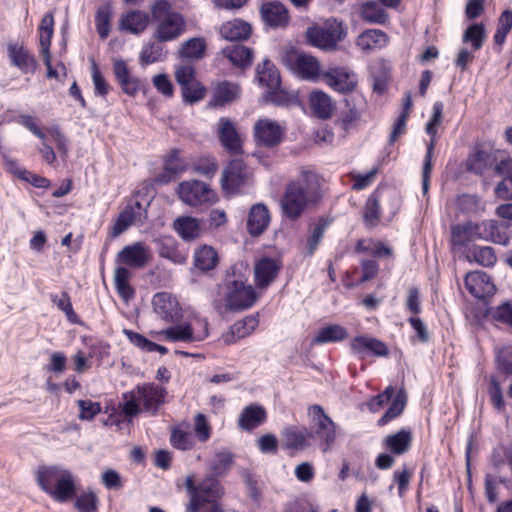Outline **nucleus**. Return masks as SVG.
Wrapping results in <instances>:
<instances>
[{
    "instance_id": "f257e3e1",
    "label": "nucleus",
    "mask_w": 512,
    "mask_h": 512,
    "mask_svg": "<svg viewBox=\"0 0 512 512\" xmlns=\"http://www.w3.org/2000/svg\"><path fill=\"white\" fill-rule=\"evenodd\" d=\"M512 238V224L507 221L487 219L467 220L450 227V245L453 251L464 252L476 241L508 246Z\"/></svg>"
},
{
    "instance_id": "f03ea898",
    "label": "nucleus",
    "mask_w": 512,
    "mask_h": 512,
    "mask_svg": "<svg viewBox=\"0 0 512 512\" xmlns=\"http://www.w3.org/2000/svg\"><path fill=\"white\" fill-rule=\"evenodd\" d=\"M167 390L155 383L138 384L133 390L123 394L122 411L132 419L141 412L156 416L166 402Z\"/></svg>"
},
{
    "instance_id": "7ed1b4c3",
    "label": "nucleus",
    "mask_w": 512,
    "mask_h": 512,
    "mask_svg": "<svg viewBox=\"0 0 512 512\" xmlns=\"http://www.w3.org/2000/svg\"><path fill=\"white\" fill-rule=\"evenodd\" d=\"M39 488L58 503H66L76 495L73 473L62 465H41L36 471Z\"/></svg>"
},
{
    "instance_id": "20e7f679",
    "label": "nucleus",
    "mask_w": 512,
    "mask_h": 512,
    "mask_svg": "<svg viewBox=\"0 0 512 512\" xmlns=\"http://www.w3.org/2000/svg\"><path fill=\"white\" fill-rule=\"evenodd\" d=\"M316 187V175L311 171H302L299 180L291 181L286 186L280 201L282 216L292 221L300 218Z\"/></svg>"
},
{
    "instance_id": "39448f33",
    "label": "nucleus",
    "mask_w": 512,
    "mask_h": 512,
    "mask_svg": "<svg viewBox=\"0 0 512 512\" xmlns=\"http://www.w3.org/2000/svg\"><path fill=\"white\" fill-rule=\"evenodd\" d=\"M150 10L152 22L157 24L153 33L155 40L170 42L185 32L186 21L183 15L173 11L168 0H156Z\"/></svg>"
},
{
    "instance_id": "423d86ee",
    "label": "nucleus",
    "mask_w": 512,
    "mask_h": 512,
    "mask_svg": "<svg viewBox=\"0 0 512 512\" xmlns=\"http://www.w3.org/2000/svg\"><path fill=\"white\" fill-rule=\"evenodd\" d=\"M237 270V265L231 266L224 280L226 308L235 312L250 308L257 298L254 288L247 284V277Z\"/></svg>"
},
{
    "instance_id": "0eeeda50",
    "label": "nucleus",
    "mask_w": 512,
    "mask_h": 512,
    "mask_svg": "<svg viewBox=\"0 0 512 512\" xmlns=\"http://www.w3.org/2000/svg\"><path fill=\"white\" fill-rule=\"evenodd\" d=\"M308 415L310 418L309 437L317 441V445L323 453H327L332 450L336 442L337 426L321 405H311L308 408Z\"/></svg>"
},
{
    "instance_id": "6e6552de",
    "label": "nucleus",
    "mask_w": 512,
    "mask_h": 512,
    "mask_svg": "<svg viewBox=\"0 0 512 512\" xmlns=\"http://www.w3.org/2000/svg\"><path fill=\"white\" fill-rule=\"evenodd\" d=\"M282 64L297 78L318 82L321 78V64L316 57L301 52L295 47L286 49L281 56Z\"/></svg>"
},
{
    "instance_id": "1a4fd4ad",
    "label": "nucleus",
    "mask_w": 512,
    "mask_h": 512,
    "mask_svg": "<svg viewBox=\"0 0 512 512\" xmlns=\"http://www.w3.org/2000/svg\"><path fill=\"white\" fill-rule=\"evenodd\" d=\"M141 194L140 190L134 192L123 210L118 214L108 232L111 238L118 237L133 224H143L147 220L150 201L140 200Z\"/></svg>"
},
{
    "instance_id": "9d476101",
    "label": "nucleus",
    "mask_w": 512,
    "mask_h": 512,
    "mask_svg": "<svg viewBox=\"0 0 512 512\" xmlns=\"http://www.w3.org/2000/svg\"><path fill=\"white\" fill-rule=\"evenodd\" d=\"M307 41L310 45L324 51H332L338 42L345 37V31L341 22L336 19L326 22L325 27L313 26L306 32Z\"/></svg>"
},
{
    "instance_id": "9b49d317",
    "label": "nucleus",
    "mask_w": 512,
    "mask_h": 512,
    "mask_svg": "<svg viewBox=\"0 0 512 512\" xmlns=\"http://www.w3.org/2000/svg\"><path fill=\"white\" fill-rule=\"evenodd\" d=\"M177 194L181 201L193 207L217 200L216 193L210 186L199 180L183 181L178 185Z\"/></svg>"
},
{
    "instance_id": "f8f14e48",
    "label": "nucleus",
    "mask_w": 512,
    "mask_h": 512,
    "mask_svg": "<svg viewBox=\"0 0 512 512\" xmlns=\"http://www.w3.org/2000/svg\"><path fill=\"white\" fill-rule=\"evenodd\" d=\"M197 324L200 326L199 330L185 322L167 328L163 334L170 342H201L209 336V324L204 318L197 319Z\"/></svg>"
},
{
    "instance_id": "ddd939ff",
    "label": "nucleus",
    "mask_w": 512,
    "mask_h": 512,
    "mask_svg": "<svg viewBox=\"0 0 512 512\" xmlns=\"http://www.w3.org/2000/svg\"><path fill=\"white\" fill-rule=\"evenodd\" d=\"M321 77L327 86L341 94L351 93L358 84L357 74L344 66L330 67Z\"/></svg>"
},
{
    "instance_id": "4468645a",
    "label": "nucleus",
    "mask_w": 512,
    "mask_h": 512,
    "mask_svg": "<svg viewBox=\"0 0 512 512\" xmlns=\"http://www.w3.org/2000/svg\"><path fill=\"white\" fill-rule=\"evenodd\" d=\"M284 136L285 128L276 120L261 118L254 124V139L259 146L274 148L283 141Z\"/></svg>"
},
{
    "instance_id": "2eb2a0df",
    "label": "nucleus",
    "mask_w": 512,
    "mask_h": 512,
    "mask_svg": "<svg viewBox=\"0 0 512 512\" xmlns=\"http://www.w3.org/2000/svg\"><path fill=\"white\" fill-rule=\"evenodd\" d=\"M350 352L358 359L363 360L367 357H387L390 353L385 342L371 336L358 335L351 338Z\"/></svg>"
},
{
    "instance_id": "dca6fc26",
    "label": "nucleus",
    "mask_w": 512,
    "mask_h": 512,
    "mask_svg": "<svg viewBox=\"0 0 512 512\" xmlns=\"http://www.w3.org/2000/svg\"><path fill=\"white\" fill-rule=\"evenodd\" d=\"M223 495V488L220 482L213 477H206L194 491V496L187 506L188 512H199L206 504L217 501Z\"/></svg>"
},
{
    "instance_id": "f3484780",
    "label": "nucleus",
    "mask_w": 512,
    "mask_h": 512,
    "mask_svg": "<svg viewBox=\"0 0 512 512\" xmlns=\"http://www.w3.org/2000/svg\"><path fill=\"white\" fill-rule=\"evenodd\" d=\"M247 167L242 159L231 160L223 171L221 184L224 192L238 194L247 181Z\"/></svg>"
},
{
    "instance_id": "a211bd4d",
    "label": "nucleus",
    "mask_w": 512,
    "mask_h": 512,
    "mask_svg": "<svg viewBox=\"0 0 512 512\" xmlns=\"http://www.w3.org/2000/svg\"><path fill=\"white\" fill-rule=\"evenodd\" d=\"M283 267V263L279 258L263 256L255 262L254 280L260 289L267 288L275 281Z\"/></svg>"
},
{
    "instance_id": "6ab92c4d",
    "label": "nucleus",
    "mask_w": 512,
    "mask_h": 512,
    "mask_svg": "<svg viewBox=\"0 0 512 512\" xmlns=\"http://www.w3.org/2000/svg\"><path fill=\"white\" fill-rule=\"evenodd\" d=\"M181 151L177 148L170 150L163 161V171L154 178L158 185H165L176 180L187 170L186 161L180 157Z\"/></svg>"
},
{
    "instance_id": "aec40b11",
    "label": "nucleus",
    "mask_w": 512,
    "mask_h": 512,
    "mask_svg": "<svg viewBox=\"0 0 512 512\" xmlns=\"http://www.w3.org/2000/svg\"><path fill=\"white\" fill-rule=\"evenodd\" d=\"M464 283L468 292L477 299L491 297L496 292L492 278L483 271L467 273Z\"/></svg>"
},
{
    "instance_id": "412c9836",
    "label": "nucleus",
    "mask_w": 512,
    "mask_h": 512,
    "mask_svg": "<svg viewBox=\"0 0 512 512\" xmlns=\"http://www.w3.org/2000/svg\"><path fill=\"white\" fill-rule=\"evenodd\" d=\"M217 136L222 147L231 154L242 153V142L235 123L228 117H221L217 123Z\"/></svg>"
},
{
    "instance_id": "4be33fe9",
    "label": "nucleus",
    "mask_w": 512,
    "mask_h": 512,
    "mask_svg": "<svg viewBox=\"0 0 512 512\" xmlns=\"http://www.w3.org/2000/svg\"><path fill=\"white\" fill-rule=\"evenodd\" d=\"M152 303L156 314L168 322H176L182 317L179 302L167 292L156 293Z\"/></svg>"
},
{
    "instance_id": "5701e85b",
    "label": "nucleus",
    "mask_w": 512,
    "mask_h": 512,
    "mask_svg": "<svg viewBox=\"0 0 512 512\" xmlns=\"http://www.w3.org/2000/svg\"><path fill=\"white\" fill-rule=\"evenodd\" d=\"M7 53L11 65L18 68L22 73H35L37 61L23 44L17 42L8 43Z\"/></svg>"
},
{
    "instance_id": "b1692460",
    "label": "nucleus",
    "mask_w": 512,
    "mask_h": 512,
    "mask_svg": "<svg viewBox=\"0 0 512 512\" xmlns=\"http://www.w3.org/2000/svg\"><path fill=\"white\" fill-rule=\"evenodd\" d=\"M16 122L42 141L41 147L38 149L42 159L49 165L55 164L57 160L56 153L52 146L46 142V134L36 124L34 118L30 115L21 114L16 118Z\"/></svg>"
},
{
    "instance_id": "393cba45",
    "label": "nucleus",
    "mask_w": 512,
    "mask_h": 512,
    "mask_svg": "<svg viewBox=\"0 0 512 512\" xmlns=\"http://www.w3.org/2000/svg\"><path fill=\"white\" fill-rule=\"evenodd\" d=\"M157 253L173 264L183 265L187 261V254L179 250L178 242L173 236H160L153 240Z\"/></svg>"
},
{
    "instance_id": "a878e982",
    "label": "nucleus",
    "mask_w": 512,
    "mask_h": 512,
    "mask_svg": "<svg viewBox=\"0 0 512 512\" xmlns=\"http://www.w3.org/2000/svg\"><path fill=\"white\" fill-rule=\"evenodd\" d=\"M267 420V412L262 405L250 404L243 408L238 418V427L246 432H252Z\"/></svg>"
},
{
    "instance_id": "bb28decb",
    "label": "nucleus",
    "mask_w": 512,
    "mask_h": 512,
    "mask_svg": "<svg viewBox=\"0 0 512 512\" xmlns=\"http://www.w3.org/2000/svg\"><path fill=\"white\" fill-rule=\"evenodd\" d=\"M240 95V87L236 83L221 81L213 89L212 97L208 102L209 108H222L230 104Z\"/></svg>"
},
{
    "instance_id": "cd10ccee",
    "label": "nucleus",
    "mask_w": 512,
    "mask_h": 512,
    "mask_svg": "<svg viewBox=\"0 0 512 512\" xmlns=\"http://www.w3.org/2000/svg\"><path fill=\"white\" fill-rule=\"evenodd\" d=\"M332 220L328 217H319L315 222L309 223L308 233L305 240L303 255L311 257L322 241L326 229L330 226Z\"/></svg>"
},
{
    "instance_id": "c85d7f7f",
    "label": "nucleus",
    "mask_w": 512,
    "mask_h": 512,
    "mask_svg": "<svg viewBox=\"0 0 512 512\" xmlns=\"http://www.w3.org/2000/svg\"><path fill=\"white\" fill-rule=\"evenodd\" d=\"M494 171L502 177L494 189L495 196L502 200H512V158L499 161Z\"/></svg>"
},
{
    "instance_id": "c756f323",
    "label": "nucleus",
    "mask_w": 512,
    "mask_h": 512,
    "mask_svg": "<svg viewBox=\"0 0 512 512\" xmlns=\"http://www.w3.org/2000/svg\"><path fill=\"white\" fill-rule=\"evenodd\" d=\"M260 13L263 21L270 27H284L289 22V13L284 4L271 1L262 4Z\"/></svg>"
},
{
    "instance_id": "7c9ffc66",
    "label": "nucleus",
    "mask_w": 512,
    "mask_h": 512,
    "mask_svg": "<svg viewBox=\"0 0 512 512\" xmlns=\"http://www.w3.org/2000/svg\"><path fill=\"white\" fill-rule=\"evenodd\" d=\"M284 448L290 451H302L309 447V431L305 426L290 425L283 429Z\"/></svg>"
},
{
    "instance_id": "2f4dec72",
    "label": "nucleus",
    "mask_w": 512,
    "mask_h": 512,
    "mask_svg": "<svg viewBox=\"0 0 512 512\" xmlns=\"http://www.w3.org/2000/svg\"><path fill=\"white\" fill-rule=\"evenodd\" d=\"M458 213L465 216H480L486 211V201L477 194L462 193L455 199Z\"/></svg>"
},
{
    "instance_id": "473e14b6",
    "label": "nucleus",
    "mask_w": 512,
    "mask_h": 512,
    "mask_svg": "<svg viewBox=\"0 0 512 512\" xmlns=\"http://www.w3.org/2000/svg\"><path fill=\"white\" fill-rule=\"evenodd\" d=\"M220 35L231 42H240L247 40L251 33L250 23L242 19H233L223 23L219 29Z\"/></svg>"
},
{
    "instance_id": "72a5a7b5",
    "label": "nucleus",
    "mask_w": 512,
    "mask_h": 512,
    "mask_svg": "<svg viewBox=\"0 0 512 512\" xmlns=\"http://www.w3.org/2000/svg\"><path fill=\"white\" fill-rule=\"evenodd\" d=\"M369 70L373 81V91L379 95L383 94L391 79L390 63L384 59H378L369 66Z\"/></svg>"
},
{
    "instance_id": "f704fd0d",
    "label": "nucleus",
    "mask_w": 512,
    "mask_h": 512,
    "mask_svg": "<svg viewBox=\"0 0 512 512\" xmlns=\"http://www.w3.org/2000/svg\"><path fill=\"white\" fill-rule=\"evenodd\" d=\"M118 258L126 265L141 268L149 260V253L146 246L141 242H136L125 246L119 253Z\"/></svg>"
},
{
    "instance_id": "c9c22d12",
    "label": "nucleus",
    "mask_w": 512,
    "mask_h": 512,
    "mask_svg": "<svg viewBox=\"0 0 512 512\" xmlns=\"http://www.w3.org/2000/svg\"><path fill=\"white\" fill-rule=\"evenodd\" d=\"M412 432L410 429L402 428L394 434L387 435L382 443L385 450L393 455H403L412 444Z\"/></svg>"
},
{
    "instance_id": "e433bc0d",
    "label": "nucleus",
    "mask_w": 512,
    "mask_h": 512,
    "mask_svg": "<svg viewBox=\"0 0 512 512\" xmlns=\"http://www.w3.org/2000/svg\"><path fill=\"white\" fill-rule=\"evenodd\" d=\"M309 106L313 115L322 120L331 118L335 108L332 98L321 90L309 94Z\"/></svg>"
},
{
    "instance_id": "4c0bfd02",
    "label": "nucleus",
    "mask_w": 512,
    "mask_h": 512,
    "mask_svg": "<svg viewBox=\"0 0 512 512\" xmlns=\"http://www.w3.org/2000/svg\"><path fill=\"white\" fill-rule=\"evenodd\" d=\"M270 222L267 207L262 203L253 205L247 219V230L252 236H259L264 232Z\"/></svg>"
},
{
    "instance_id": "58836bf2",
    "label": "nucleus",
    "mask_w": 512,
    "mask_h": 512,
    "mask_svg": "<svg viewBox=\"0 0 512 512\" xmlns=\"http://www.w3.org/2000/svg\"><path fill=\"white\" fill-rule=\"evenodd\" d=\"M496 156L487 150L475 148L467 159V169L478 175H483L487 170L496 166Z\"/></svg>"
},
{
    "instance_id": "ea45409f",
    "label": "nucleus",
    "mask_w": 512,
    "mask_h": 512,
    "mask_svg": "<svg viewBox=\"0 0 512 512\" xmlns=\"http://www.w3.org/2000/svg\"><path fill=\"white\" fill-rule=\"evenodd\" d=\"M259 320L257 316L250 315L246 316L242 320L235 322L231 327L230 331L224 335V342L227 345L235 343L239 339H243L251 335L257 328Z\"/></svg>"
},
{
    "instance_id": "a19ab883",
    "label": "nucleus",
    "mask_w": 512,
    "mask_h": 512,
    "mask_svg": "<svg viewBox=\"0 0 512 512\" xmlns=\"http://www.w3.org/2000/svg\"><path fill=\"white\" fill-rule=\"evenodd\" d=\"M233 463L234 454L229 449L224 448L216 451L208 464L210 472L209 477L217 479L218 477L225 476L231 469Z\"/></svg>"
},
{
    "instance_id": "79ce46f5",
    "label": "nucleus",
    "mask_w": 512,
    "mask_h": 512,
    "mask_svg": "<svg viewBox=\"0 0 512 512\" xmlns=\"http://www.w3.org/2000/svg\"><path fill=\"white\" fill-rule=\"evenodd\" d=\"M388 43V35L380 29L363 31L356 40V45L365 52L381 49Z\"/></svg>"
},
{
    "instance_id": "37998d69",
    "label": "nucleus",
    "mask_w": 512,
    "mask_h": 512,
    "mask_svg": "<svg viewBox=\"0 0 512 512\" xmlns=\"http://www.w3.org/2000/svg\"><path fill=\"white\" fill-rule=\"evenodd\" d=\"M263 99L267 103L283 108H291L300 105V99L297 93L289 92L280 87L266 90L263 94Z\"/></svg>"
},
{
    "instance_id": "c03bdc74",
    "label": "nucleus",
    "mask_w": 512,
    "mask_h": 512,
    "mask_svg": "<svg viewBox=\"0 0 512 512\" xmlns=\"http://www.w3.org/2000/svg\"><path fill=\"white\" fill-rule=\"evenodd\" d=\"M149 24V15L135 10L124 14L120 20V29L131 34L142 33Z\"/></svg>"
},
{
    "instance_id": "a18cd8bd",
    "label": "nucleus",
    "mask_w": 512,
    "mask_h": 512,
    "mask_svg": "<svg viewBox=\"0 0 512 512\" xmlns=\"http://www.w3.org/2000/svg\"><path fill=\"white\" fill-rule=\"evenodd\" d=\"M257 79L261 86L267 90L278 88L281 85V76L272 61L264 59L261 65L257 67Z\"/></svg>"
},
{
    "instance_id": "49530a36",
    "label": "nucleus",
    "mask_w": 512,
    "mask_h": 512,
    "mask_svg": "<svg viewBox=\"0 0 512 512\" xmlns=\"http://www.w3.org/2000/svg\"><path fill=\"white\" fill-rule=\"evenodd\" d=\"M488 464L494 472H501L508 464L512 468V448L510 444L499 443L494 446L488 457Z\"/></svg>"
},
{
    "instance_id": "de8ad7c7",
    "label": "nucleus",
    "mask_w": 512,
    "mask_h": 512,
    "mask_svg": "<svg viewBox=\"0 0 512 512\" xmlns=\"http://www.w3.org/2000/svg\"><path fill=\"white\" fill-rule=\"evenodd\" d=\"M194 266L202 272H208L216 268L219 258L217 251L209 245L197 248L193 255Z\"/></svg>"
},
{
    "instance_id": "09e8293b",
    "label": "nucleus",
    "mask_w": 512,
    "mask_h": 512,
    "mask_svg": "<svg viewBox=\"0 0 512 512\" xmlns=\"http://www.w3.org/2000/svg\"><path fill=\"white\" fill-rule=\"evenodd\" d=\"M348 330L339 324H331L322 327L312 339V344L321 345L327 343H337L348 337Z\"/></svg>"
},
{
    "instance_id": "8fccbe9b",
    "label": "nucleus",
    "mask_w": 512,
    "mask_h": 512,
    "mask_svg": "<svg viewBox=\"0 0 512 512\" xmlns=\"http://www.w3.org/2000/svg\"><path fill=\"white\" fill-rule=\"evenodd\" d=\"M444 105L441 101H436L432 107V116L425 126V132L430 137L427 143L426 154H433L437 143L438 127L442 122Z\"/></svg>"
},
{
    "instance_id": "3c124183",
    "label": "nucleus",
    "mask_w": 512,
    "mask_h": 512,
    "mask_svg": "<svg viewBox=\"0 0 512 512\" xmlns=\"http://www.w3.org/2000/svg\"><path fill=\"white\" fill-rule=\"evenodd\" d=\"M174 229L186 242L195 240L201 232L198 220L189 216L177 218L174 221Z\"/></svg>"
},
{
    "instance_id": "603ef678",
    "label": "nucleus",
    "mask_w": 512,
    "mask_h": 512,
    "mask_svg": "<svg viewBox=\"0 0 512 512\" xmlns=\"http://www.w3.org/2000/svg\"><path fill=\"white\" fill-rule=\"evenodd\" d=\"M222 53L230 62L240 68H247L253 59L252 50L242 45H232L224 48Z\"/></svg>"
},
{
    "instance_id": "864d4df0",
    "label": "nucleus",
    "mask_w": 512,
    "mask_h": 512,
    "mask_svg": "<svg viewBox=\"0 0 512 512\" xmlns=\"http://www.w3.org/2000/svg\"><path fill=\"white\" fill-rule=\"evenodd\" d=\"M162 43L156 40L144 44L140 52V63L142 65H150L166 59L167 50Z\"/></svg>"
},
{
    "instance_id": "5fc2aeb1",
    "label": "nucleus",
    "mask_w": 512,
    "mask_h": 512,
    "mask_svg": "<svg viewBox=\"0 0 512 512\" xmlns=\"http://www.w3.org/2000/svg\"><path fill=\"white\" fill-rule=\"evenodd\" d=\"M131 273L126 267H117L115 270L114 284L118 295L128 302L135 296V290L130 285Z\"/></svg>"
},
{
    "instance_id": "6e6d98bb",
    "label": "nucleus",
    "mask_w": 512,
    "mask_h": 512,
    "mask_svg": "<svg viewBox=\"0 0 512 512\" xmlns=\"http://www.w3.org/2000/svg\"><path fill=\"white\" fill-rule=\"evenodd\" d=\"M407 395L404 389L398 390L386 412L378 419V426H385L392 420L399 417L406 406Z\"/></svg>"
},
{
    "instance_id": "4d7b16f0",
    "label": "nucleus",
    "mask_w": 512,
    "mask_h": 512,
    "mask_svg": "<svg viewBox=\"0 0 512 512\" xmlns=\"http://www.w3.org/2000/svg\"><path fill=\"white\" fill-rule=\"evenodd\" d=\"M206 50V42L201 37L190 38L182 43L178 56L182 59H201Z\"/></svg>"
},
{
    "instance_id": "13d9d810",
    "label": "nucleus",
    "mask_w": 512,
    "mask_h": 512,
    "mask_svg": "<svg viewBox=\"0 0 512 512\" xmlns=\"http://www.w3.org/2000/svg\"><path fill=\"white\" fill-rule=\"evenodd\" d=\"M50 300L54 305L57 306L59 310L65 313L66 318L70 323L78 325L82 324L80 317L73 309L71 298L68 292L63 291L60 295L51 293Z\"/></svg>"
},
{
    "instance_id": "bf43d9fd",
    "label": "nucleus",
    "mask_w": 512,
    "mask_h": 512,
    "mask_svg": "<svg viewBox=\"0 0 512 512\" xmlns=\"http://www.w3.org/2000/svg\"><path fill=\"white\" fill-rule=\"evenodd\" d=\"M112 6L106 3L95 14V26L99 37L105 40L111 31Z\"/></svg>"
},
{
    "instance_id": "052dcab7",
    "label": "nucleus",
    "mask_w": 512,
    "mask_h": 512,
    "mask_svg": "<svg viewBox=\"0 0 512 512\" xmlns=\"http://www.w3.org/2000/svg\"><path fill=\"white\" fill-rule=\"evenodd\" d=\"M75 497L74 507L78 512H98L99 499L91 488Z\"/></svg>"
},
{
    "instance_id": "680f3d73",
    "label": "nucleus",
    "mask_w": 512,
    "mask_h": 512,
    "mask_svg": "<svg viewBox=\"0 0 512 512\" xmlns=\"http://www.w3.org/2000/svg\"><path fill=\"white\" fill-rule=\"evenodd\" d=\"M53 25L54 19L52 15H46L41 21L39 27V44L41 55L50 53L51 39L53 36Z\"/></svg>"
},
{
    "instance_id": "e2e57ef3",
    "label": "nucleus",
    "mask_w": 512,
    "mask_h": 512,
    "mask_svg": "<svg viewBox=\"0 0 512 512\" xmlns=\"http://www.w3.org/2000/svg\"><path fill=\"white\" fill-rule=\"evenodd\" d=\"M362 18L369 23L383 24L387 20V14L382 7L375 2H367L361 8Z\"/></svg>"
},
{
    "instance_id": "0e129e2a",
    "label": "nucleus",
    "mask_w": 512,
    "mask_h": 512,
    "mask_svg": "<svg viewBox=\"0 0 512 512\" xmlns=\"http://www.w3.org/2000/svg\"><path fill=\"white\" fill-rule=\"evenodd\" d=\"M346 109L343 110L339 117V123L344 131L352 129L361 117V112L356 108L354 103L348 99L345 100Z\"/></svg>"
},
{
    "instance_id": "69168bd1",
    "label": "nucleus",
    "mask_w": 512,
    "mask_h": 512,
    "mask_svg": "<svg viewBox=\"0 0 512 512\" xmlns=\"http://www.w3.org/2000/svg\"><path fill=\"white\" fill-rule=\"evenodd\" d=\"M485 38V28L482 23H475L467 27L463 34V42L471 43L473 50H479Z\"/></svg>"
},
{
    "instance_id": "338daca9",
    "label": "nucleus",
    "mask_w": 512,
    "mask_h": 512,
    "mask_svg": "<svg viewBox=\"0 0 512 512\" xmlns=\"http://www.w3.org/2000/svg\"><path fill=\"white\" fill-rule=\"evenodd\" d=\"M183 101L185 103L194 104L205 97L206 88L196 79L187 86L181 88Z\"/></svg>"
},
{
    "instance_id": "774afa93",
    "label": "nucleus",
    "mask_w": 512,
    "mask_h": 512,
    "mask_svg": "<svg viewBox=\"0 0 512 512\" xmlns=\"http://www.w3.org/2000/svg\"><path fill=\"white\" fill-rule=\"evenodd\" d=\"M218 169L216 158L213 156L199 157L193 164L194 172L206 177L213 178Z\"/></svg>"
}]
</instances>
